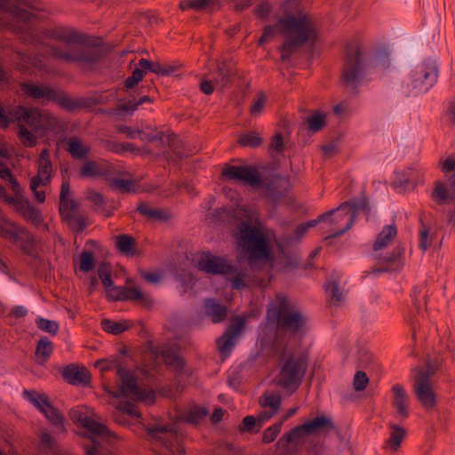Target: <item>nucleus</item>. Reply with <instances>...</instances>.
I'll return each mask as SVG.
<instances>
[{
    "label": "nucleus",
    "instance_id": "f257e3e1",
    "mask_svg": "<svg viewBox=\"0 0 455 455\" xmlns=\"http://www.w3.org/2000/svg\"><path fill=\"white\" fill-rule=\"evenodd\" d=\"M307 330L301 310L283 295H277L267 306L266 321L259 328L261 347L279 357L277 384L293 393L301 384L307 368V358L290 345L292 337Z\"/></svg>",
    "mask_w": 455,
    "mask_h": 455
},
{
    "label": "nucleus",
    "instance_id": "f03ea898",
    "mask_svg": "<svg viewBox=\"0 0 455 455\" xmlns=\"http://www.w3.org/2000/svg\"><path fill=\"white\" fill-rule=\"evenodd\" d=\"M235 215L240 218L235 233L237 243L243 249L250 267H271L272 255L267 239L254 213L243 206L235 210Z\"/></svg>",
    "mask_w": 455,
    "mask_h": 455
},
{
    "label": "nucleus",
    "instance_id": "7ed1b4c3",
    "mask_svg": "<svg viewBox=\"0 0 455 455\" xmlns=\"http://www.w3.org/2000/svg\"><path fill=\"white\" fill-rule=\"evenodd\" d=\"M14 120L28 124L31 129L28 131L23 124L20 125L19 137L25 147H34L37 137H44L48 132L57 133L60 129L58 118L47 111L18 106L12 108L7 115L0 106V126L5 128L10 121Z\"/></svg>",
    "mask_w": 455,
    "mask_h": 455
},
{
    "label": "nucleus",
    "instance_id": "20e7f679",
    "mask_svg": "<svg viewBox=\"0 0 455 455\" xmlns=\"http://www.w3.org/2000/svg\"><path fill=\"white\" fill-rule=\"evenodd\" d=\"M52 43L46 44L53 58L68 63L92 64L100 58V51L86 44L84 35L72 28L59 27L45 36Z\"/></svg>",
    "mask_w": 455,
    "mask_h": 455
},
{
    "label": "nucleus",
    "instance_id": "39448f33",
    "mask_svg": "<svg viewBox=\"0 0 455 455\" xmlns=\"http://www.w3.org/2000/svg\"><path fill=\"white\" fill-rule=\"evenodd\" d=\"M279 32L284 38L280 47L281 58L287 60L305 43L314 42L316 38L315 29L311 19L307 14L286 15L280 19L275 26H267L259 40V44L267 42Z\"/></svg>",
    "mask_w": 455,
    "mask_h": 455
},
{
    "label": "nucleus",
    "instance_id": "423d86ee",
    "mask_svg": "<svg viewBox=\"0 0 455 455\" xmlns=\"http://www.w3.org/2000/svg\"><path fill=\"white\" fill-rule=\"evenodd\" d=\"M388 65L389 57L386 51L367 58L359 45L349 44L346 50L343 82L347 87L355 89L365 78L369 67L386 68Z\"/></svg>",
    "mask_w": 455,
    "mask_h": 455
},
{
    "label": "nucleus",
    "instance_id": "0eeeda50",
    "mask_svg": "<svg viewBox=\"0 0 455 455\" xmlns=\"http://www.w3.org/2000/svg\"><path fill=\"white\" fill-rule=\"evenodd\" d=\"M96 366L103 372L111 370L116 371L117 376L116 391L111 390L105 385V390L113 397L124 396L131 398L134 401H142L146 403H152L155 401V393L148 387L140 386L134 374L130 371L114 362L101 360L97 362Z\"/></svg>",
    "mask_w": 455,
    "mask_h": 455
},
{
    "label": "nucleus",
    "instance_id": "6e6552de",
    "mask_svg": "<svg viewBox=\"0 0 455 455\" xmlns=\"http://www.w3.org/2000/svg\"><path fill=\"white\" fill-rule=\"evenodd\" d=\"M147 439L152 450L160 455H184L180 422L171 424L156 421L146 427Z\"/></svg>",
    "mask_w": 455,
    "mask_h": 455
},
{
    "label": "nucleus",
    "instance_id": "1a4fd4ad",
    "mask_svg": "<svg viewBox=\"0 0 455 455\" xmlns=\"http://www.w3.org/2000/svg\"><path fill=\"white\" fill-rule=\"evenodd\" d=\"M71 418L87 431L89 442L83 444L86 455H109L105 444H111L116 436L106 426L83 411H72Z\"/></svg>",
    "mask_w": 455,
    "mask_h": 455
},
{
    "label": "nucleus",
    "instance_id": "9d476101",
    "mask_svg": "<svg viewBox=\"0 0 455 455\" xmlns=\"http://www.w3.org/2000/svg\"><path fill=\"white\" fill-rule=\"evenodd\" d=\"M197 267L205 273L225 275L230 280L234 289L240 290L250 283L247 270L239 269L225 258L213 255L209 251H204L200 254Z\"/></svg>",
    "mask_w": 455,
    "mask_h": 455
},
{
    "label": "nucleus",
    "instance_id": "9b49d317",
    "mask_svg": "<svg viewBox=\"0 0 455 455\" xmlns=\"http://www.w3.org/2000/svg\"><path fill=\"white\" fill-rule=\"evenodd\" d=\"M437 77L436 62L433 60L423 61L415 66L403 80V92L407 96L427 92L436 83Z\"/></svg>",
    "mask_w": 455,
    "mask_h": 455
},
{
    "label": "nucleus",
    "instance_id": "f8f14e48",
    "mask_svg": "<svg viewBox=\"0 0 455 455\" xmlns=\"http://www.w3.org/2000/svg\"><path fill=\"white\" fill-rule=\"evenodd\" d=\"M361 212L366 213L369 212L365 198L346 202L337 209L320 215L318 220L319 223L324 221L331 225H340L341 228L332 234V236H339L353 226L357 214Z\"/></svg>",
    "mask_w": 455,
    "mask_h": 455
},
{
    "label": "nucleus",
    "instance_id": "ddd939ff",
    "mask_svg": "<svg viewBox=\"0 0 455 455\" xmlns=\"http://www.w3.org/2000/svg\"><path fill=\"white\" fill-rule=\"evenodd\" d=\"M435 368L427 363V369L419 370L414 377L413 391L418 401L427 409H433L436 404L435 385L431 377Z\"/></svg>",
    "mask_w": 455,
    "mask_h": 455
},
{
    "label": "nucleus",
    "instance_id": "4468645a",
    "mask_svg": "<svg viewBox=\"0 0 455 455\" xmlns=\"http://www.w3.org/2000/svg\"><path fill=\"white\" fill-rule=\"evenodd\" d=\"M397 231L395 225H387L383 228L382 231L378 235L376 241L373 243V257L375 259H383L387 266L374 268L373 273L379 274L392 270L391 265L396 263L400 258V251H395L391 253H387L382 257L380 251L388 246L393 239L396 236Z\"/></svg>",
    "mask_w": 455,
    "mask_h": 455
},
{
    "label": "nucleus",
    "instance_id": "2eb2a0df",
    "mask_svg": "<svg viewBox=\"0 0 455 455\" xmlns=\"http://www.w3.org/2000/svg\"><path fill=\"white\" fill-rule=\"evenodd\" d=\"M52 172V167L50 160V152L45 148L40 154L37 173L31 179L29 185L35 199L38 203H44L45 201V188L51 182Z\"/></svg>",
    "mask_w": 455,
    "mask_h": 455
},
{
    "label": "nucleus",
    "instance_id": "dca6fc26",
    "mask_svg": "<svg viewBox=\"0 0 455 455\" xmlns=\"http://www.w3.org/2000/svg\"><path fill=\"white\" fill-rule=\"evenodd\" d=\"M32 10L31 5L21 0H0V28L10 26L9 21L5 20L2 14L28 22L32 18L36 17Z\"/></svg>",
    "mask_w": 455,
    "mask_h": 455
},
{
    "label": "nucleus",
    "instance_id": "f3484780",
    "mask_svg": "<svg viewBox=\"0 0 455 455\" xmlns=\"http://www.w3.org/2000/svg\"><path fill=\"white\" fill-rule=\"evenodd\" d=\"M23 395L24 397L35 405L52 423L57 426H63V417L50 403L48 396L45 394L25 390Z\"/></svg>",
    "mask_w": 455,
    "mask_h": 455
},
{
    "label": "nucleus",
    "instance_id": "a211bd4d",
    "mask_svg": "<svg viewBox=\"0 0 455 455\" xmlns=\"http://www.w3.org/2000/svg\"><path fill=\"white\" fill-rule=\"evenodd\" d=\"M222 175L228 180L243 182L250 186H259L261 182L260 176L257 170L246 165H227Z\"/></svg>",
    "mask_w": 455,
    "mask_h": 455
},
{
    "label": "nucleus",
    "instance_id": "6ab92c4d",
    "mask_svg": "<svg viewBox=\"0 0 455 455\" xmlns=\"http://www.w3.org/2000/svg\"><path fill=\"white\" fill-rule=\"evenodd\" d=\"M282 403L281 395L273 392H265L259 398L261 411L258 415V421L265 422L279 411Z\"/></svg>",
    "mask_w": 455,
    "mask_h": 455
},
{
    "label": "nucleus",
    "instance_id": "aec40b11",
    "mask_svg": "<svg viewBox=\"0 0 455 455\" xmlns=\"http://www.w3.org/2000/svg\"><path fill=\"white\" fill-rule=\"evenodd\" d=\"M21 91L27 96L42 102L55 101L58 98L57 91L49 86L34 83L22 84Z\"/></svg>",
    "mask_w": 455,
    "mask_h": 455
},
{
    "label": "nucleus",
    "instance_id": "412c9836",
    "mask_svg": "<svg viewBox=\"0 0 455 455\" xmlns=\"http://www.w3.org/2000/svg\"><path fill=\"white\" fill-rule=\"evenodd\" d=\"M392 404L397 415L405 419L409 415L410 398L404 387L399 384L392 387Z\"/></svg>",
    "mask_w": 455,
    "mask_h": 455
},
{
    "label": "nucleus",
    "instance_id": "4be33fe9",
    "mask_svg": "<svg viewBox=\"0 0 455 455\" xmlns=\"http://www.w3.org/2000/svg\"><path fill=\"white\" fill-rule=\"evenodd\" d=\"M432 197L439 204L455 202V178L449 180L448 184L436 181Z\"/></svg>",
    "mask_w": 455,
    "mask_h": 455
},
{
    "label": "nucleus",
    "instance_id": "5701e85b",
    "mask_svg": "<svg viewBox=\"0 0 455 455\" xmlns=\"http://www.w3.org/2000/svg\"><path fill=\"white\" fill-rule=\"evenodd\" d=\"M83 177L108 176L112 172V166L105 160L86 161L80 169Z\"/></svg>",
    "mask_w": 455,
    "mask_h": 455
},
{
    "label": "nucleus",
    "instance_id": "b1692460",
    "mask_svg": "<svg viewBox=\"0 0 455 455\" xmlns=\"http://www.w3.org/2000/svg\"><path fill=\"white\" fill-rule=\"evenodd\" d=\"M406 431L396 424H389V436L383 444V449L389 454H395L404 440Z\"/></svg>",
    "mask_w": 455,
    "mask_h": 455
},
{
    "label": "nucleus",
    "instance_id": "393cba45",
    "mask_svg": "<svg viewBox=\"0 0 455 455\" xmlns=\"http://www.w3.org/2000/svg\"><path fill=\"white\" fill-rule=\"evenodd\" d=\"M114 413V420L119 425H127L129 423L128 417L139 419L140 412L136 405L130 402L121 401L116 406Z\"/></svg>",
    "mask_w": 455,
    "mask_h": 455
},
{
    "label": "nucleus",
    "instance_id": "a878e982",
    "mask_svg": "<svg viewBox=\"0 0 455 455\" xmlns=\"http://www.w3.org/2000/svg\"><path fill=\"white\" fill-rule=\"evenodd\" d=\"M62 219L76 232H82L87 227L85 216L77 212V206L60 211Z\"/></svg>",
    "mask_w": 455,
    "mask_h": 455
},
{
    "label": "nucleus",
    "instance_id": "bb28decb",
    "mask_svg": "<svg viewBox=\"0 0 455 455\" xmlns=\"http://www.w3.org/2000/svg\"><path fill=\"white\" fill-rule=\"evenodd\" d=\"M204 313L214 323L223 322L228 316V309L213 299H207L204 303Z\"/></svg>",
    "mask_w": 455,
    "mask_h": 455
},
{
    "label": "nucleus",
    "instance_id": "cd10ccee",
    "mask_svg": "<svg viewBox=\"0 0 455 455\" xmlns=\"http://www.w3.org/2000/svg\"><path fill=\"white\" fill-rule=\"evenodd\" d=\"M303 425L308 435L325 434L333 428L331 419L326 416H318Z\"/></svg>",
    "mask_w": 455,
    "mask_h": 455
},
{
    "label": "nucleus",
    "instance_id": "c85d7f7f",
    "mask_svg": "<svg viewBox=\"0 0 455 455\" xmlns=\"http://www.w3.org/2000/svg\"><path fill=\"white\" fill-rule=\"evenodd\" d=\"M62 376L72 385L87 384L90 380L86 368L75 365L67 366L62 371Z\"/></svg>",
    "mask_w": 455,
    "mask_h": 455
},
{
    "label": "nucleus",
    "instance_id": "c756f323",
    "mask_svg": "<svg viewBox=\"0 0 455 455\" xmlns=\"http://www.w3.org/2000/svg\"><path fill=\"white\" fill-rule=\"evenodd\" d=\"M341 275L339 272H334L325 283V290L332 304H339L344 299V292L339 288Z\"/></svg>",
    "mask_w": 455,
    "mask_h": 455
},
{
    "label": "nucleus",
    "instance_id": "7c9ffc66",
    "mask_svg": "<svg viewBox=\"0 0 455 455\" xmlns=\"http://www.w3.org/2000/svg\"><path fill=\"white\" fill-rule=\"evenodd\" d=\"M148 140L150 142H159L163 148H164L165 145H167V147L179 157H181L183 155L182 152L178 148L180 140L178 137L174 134H165L164 132H158L155 135L148 136Z\"/></svg>",
    "mask_w": 455,
    "mask_h": 455
},
{
    "label": "nucleus",
    "instance_id": "2f4dec72",
    "mask_svg": "<svg viewBox=\"0 0 455 455\" xmlns=\"http://www.w3.org/2000/svg\"><path fill=\"white\" fill-rule=\"evenodd\" d=\"M138 212L145 216L148 220L151 221H165L170 217L171 214L167 210L161 208H154L144 203H140L137 207Z\"/></svg>",
    "mask_w": 455,
    "mask_h": 455
},
{
    "label": "nucleus",
    "instance_id": "473e14b6",
    "mask_svg": "<svg viewBox=\"0 0 455 455\" xmlns=\"http://www.w3.org/2000/svg\"><path fill=\"white\" fill-rule=\"evenodd\" d=\"M308 436L304 428V425L298 426L292 428L290 432L283 435L278 441V443L282 446H288L291 443H299L305 437Z\"/></svg>",
    "mask_w": 455,
    "mask_h": 455
},
{
    "label": "nucleus",
    "instance_id": "72a5a7b5",
    "mask_svg": "<svg viewBox=\"0 0 455 455\" xmlns=\"http://www.w3.org/2000/svg\"><path fill=\"white\" fill-rule=\"evenodd\" d=\"M68 151L74 158L83 159L87 156L90 148L80 139L74 136L68 140Z\"/></svg>",
    "mask_w": 455,
    "mask_h": 455
},
{
    "label": "nucleus",
    "instance_id": "f704fd0d",
    "mask_svg": "<svg viewBox=\"0 0 455 455\" xmlns=\"http://www.w3.org/2000/svg\"><path fill=\"white\" fill-rule=\"evenodd\" d=\"M20 229V227L17 226L4 216L0 215V234L4 239L14 243Z\"/></svg>",
    "mask_w": 455,
    "mask_h": 455
},
{
    "label": "nucleus",
    "instance_id": "c9c22d12",
    "mask_svg": "<svg viewBox=\"0 0 455 455\" xmlns=\"http://www.w3.org/2000/svg\"><path fill=\"white\" fill-rule=\"evenodd\" d=\"M124 300H132L139 303L144 307H148L151 304V299L148 294L142 292L138 287L127 286L124 287Z\"/></svg>",
    "mask_w": 455,
    "mask_h": 455
},
{
    "label": "nucleus",
    "instance_id": "e433bc0d",
    "mask_svg": "<svg viewBox=\"0 0 455 455\" xmlns=\"http://www.w3.org/2000/svg\"><path fill=\"white\" fill-rule=\"evenodd\" d=\"M19 59L17 67L23 72H29L33 68L42 69L44 67L40 59L26 53H19Z\"/></svg>",
    "mask_w": 455,
    "mask_h": 455
},
{
    "label": "nucleus",
    "instance_id": "4c0bfd02",
    "mask_svg": "<svg viewBox=\"0 0 455 455\" xmlns=\"http://www.w3.org/2000/svg\"><path fill=\"white\" fill-rule=\"evenodd\" d=\"M237 339H238L237 337L226 331L217 340V345H218L220 353L224 356H228L229 355V353L231 352V350L235 346Z\"/></svg>",
    "mask_w": 455,
    "mask_h": 455
},
{
    "label": "nucleus",
    "instance_id": "58836bf2",
    "mask_svg": "<svg viewBox=\"0 0 455 455\" xmlns=\"http://www.w3.org/2000/svg\"><path fill=\"white\" fill-rule=\"evenodd\" d=\"M208 414V411L201 406H192L184 414L183 420L191 424H199Z\"/></svg>",
    "mask_w": 455,
    "mask_h": 455
},
{
    "label": "nucleus",
    "instance_id": "ea45409f",
    "mask_svg": "<svg viewBox=\"0 0 455 455\" xmlns=\"http://www.w3.org/2000/svg\"><path fill=\"white\" fill-rule=\"evenodd\" d=\"M53 351V344L47 339L42 338L37 342L36 355L40 363L48 360Z\"/></svg>",
    "mask_w": 455,
    "mask_h": 455
},
{
    "label": "nucleus",
    "instance_id": "a19ab883",
    "mask_svg": "<svg viewBox=\"0 0 455 455\" xmlns=\"http://www.w3.org/2000/svg\"><path fill=\"white\" fill-rule=\"evenodd\" d=\"M414 175L415 172L411 168L395 172L394 186L401 188L414 186Z\"/></svg>",
    "mask_w": 455,
    "mask_h": 455
},
{
    "label": "nucleus",
    "instance_id": "79ce46f5",
    "mask_svg": "<svg viewBox=\"0 0 455 455\" xmlns=\"http://www.w3.org/2000/svg\"><path fill=\"white\" fill-rule=\"evenodd\" d=\"M213 4V0H183L180 2V8L182 11L195 10L204 11Z\"/></svg>",
    "mask_w": 455,
    "mask_h": 455
},
{
    "label": "nucleus",
    "instance_id": "37998d69",
    "mask_svg": "<svg viewBox=\"0 0 455 455\" xmlns=\"http://www.w3.org/2000/svg\"><path fill=\"white\" fill-rule=\"evenodd\" d=\"M435 233L431 228L422 227L419 234V245L422 251H427L433 245Z\"/></svg>",
    "mask_w": 455,
    "mask_h": 455
},
{
    "label": "nucleus",
    "instance_id": "c03bdc74",
    "mask_svg": "<svg viewBox=\"0 0 455 455\" xmlns=\"http://www.w3.org/2000/svg\"><path fill=\"white\" fill-rule=\"evenodd\" d=\"M70 187L68 182L63 181L60 196V211L68 209V207L78 206L77 204L69 198Z\"/></svg>",
    "mask_w": 455,
    "mask_h": 455
},
{
    "label": "nucleus",
    "instance_id": "a18cd8bd",
    "mask_svg": "<svg viewBox=\"0 0 455 455\" xmlns=\"http://www.w3.org/2000/svg\"><path fill=\"white\" fill-rule=\"evenodd\" d=\"M35 243V238L27 229L20 228L13 243H20L24 251L28 250Z\"/></svg>",
    "mask_w": 455,
    "mask_h": 455
},
{
    "label": "nucleus",
    "instance_id": "49530a36",
    "mask_svg": "<svg viewBox=\"0 0 455 455\" xmlns=\"http://www.w3.org/2000/svg\"><path fill=\"white\" fill-rule=\"evenodd\" d=\"M101 328L103 331L117 335L127 329L125 323L115 322L108 319L101 321Z\"/></svg>",
    "mask_w": 455,
    "mask_h": 455
},
{
    "label": "nucleus",
    "instance_id": "de8ad7c7",
    "mask_svg": "<svg viewBox=\"0 0 455 455\" xmlns=\"http://www.w3.org/2000/svg\"><path fill=\"white\" fill-rule=\"evenodd\" d=\"M308 129L313 132L320 131L325 124V115L316 111L307 118Z\"/></svg>",
    "mask_w": 455,
    "mask_h": 455
},
{
    "label": "nucleus",
    "instance_id": "09e8293b",
    "mask_svg": "<svg viewBox=\"0 0 455 455\" xmlns=\"http://www.w3.org/2000/svg\"><path fill=\"white\" fill-rule=\"evenodd\" d=\"M22 28L24 30L23 39L30 44H44L43 42V36L40 32L32 26L28 24L24 25Z\"/></svg>",
    "mask_w": 455,
    "mask_h": 455
},
{
    "label": "nucleus",
    "instance_id": "8fccbe9b",
    "mask_svg": "<svg viewBox=\"0 0 455 455\" xmlns=\"http://www.w3.org/2000/svg\"><path fill=\"white\" fill-rule=\"evenodd\" d=\"M238 142L243 147L257 148L261 145L262 139L257 132H251L242 135Z\"/></svg>",
    "mask_w": 455,
    "mask_h": 455
},
{
    "label": "nucleus",
    "instance_id": "3c124183",
    "mask_svg": "<svg viewBox=\"0 0 455 455\" xmlns=\"http://www.w3.org/2000/svg\"><path fill=\"white\" fill-rule=\"evenodd\" d=\"M319 223L318 218L313 220H310L307 223L299 225L294 233L289 238L290 242H298L299 241L303 235L307 232V230L313 227H315Z\"/></svg>",
    "mask_w": 455,
    "mask_h": 455
},
{
    "label": "nucleus",
    "instance_id": "603ef678",
    "mask_svg": "<svg viewBox=\"0 0 455 455\" xmlns=\"http://www.w3.org/2000/svg\"><path fill=\"white\" fill-rule=\"evenodd\" d=\"M229 72L227 67L222 64L219 65L217 68V74L213 76L211 80L213 81L215 86L225 87L228 83Z\"/></svg>",
    "mask_w": 455,
    "mask_h": 455
},
{
    "label": "nucleus",
    "instance_id": "864d4df0",
    "mask_svg": "<svg viewBox=\"0 0 455 455\" xmlns=\"http://www.w3.org/2000/svg\"><path fill=\"white\" fill-rule=\"evenodd\" d=\"M0 178L10 183L12 190L17 195L20 187L18 181L13 178L10 169L3 163H0Z\"/></svg>",
    "mask_w": 455,
    "mask_h": 455
},
{
    "label": "nucleus",
    "instance_id": "5fc2aeb1",
    "mask_svg": "<svg viewBox=\"0 0 455 455\" xmlns=\"http://www.w3.org/2000/svg\"><path fill=\"white\" fill-rule=\"evenodd\" d=\"M7 203L12 205L15 211L21 216L24 215L28 206L31 204L28 199L19 196H16L15 197L11 196L10 198H7Z\"/></svg>",
    "mask_w": 455,
    "mask_h": 455
},
{
    "label": "nucleus",
    "instance_id": "6e6d98bb",
    "mask_svg": "<svg viewBox=\"0 0 455 455\" xmlns=\"http://www.w3.org/2000/svg\"><path fill=\"white\" fill-rule=\"evenodd\" d=\"M36 324L41 331L52 335H55L59 330V324L56 322L43 317H37Z\"/></svg>",
    "mask_w": 455,
    "mask_h": 455
},
{
    "label": "nucleus",
    "instance_id": "4d7b16f0",
    "mask_svg": "<svg viewBox=\"0 0 455 455\" xmlns=\"http://www.w3.org/2000/svg\"><path fill=\"white\" fill-rule=\"evenodd\" d=\"M134 240L126 235H121L116 237V245L120 251L130 254L134 247Z\"/></svg>",
    "mask_w": 455,
    "mask_h": 455
},
{
    "label": "nucleus",
    "instance_id": "13d9d810",
    "mask_svg": "<svg viewBox=\"0 0 455 455\" xmlns=\"http://www.w3.org/2000/svg\"><path fill=\"white\" fill-rule=\"evenodd\" d=\"M140 66L157 75L171 74V70H167V68H165L158 62H150L145 59L140 60Z\"/></svg>",
    "mask_w": 455,
    "mask_h": 455
},
{
    "label": "nucleus",
    "instance_id": "bf43d9fd",
    "mask_svg": "<svg viewBox=\"0 0 455 455\" xmlns=\"http://www.w3.org/2000/svg\"><path fill=\"white\" fill-rule=\"evenodd\" d=\"M245 327V318L242 316L233 317L231 320V323L227 332L235 335V337H239L240 333Z\"/></svg>",
    "mask_w": 455,
    "mask_h": 455
},
{
    "label": "nucleus",
    "instance_id": "052dcab7",
    "mask_svg": "<svg viewBox=\"0 0 455 455\" xmlns=\"http://www.w3.org/2000/svg\"><path fill=\"white\" fill-rule=\"evenodd\" d=\"M281 428H282V421L277 422V423L272 425L271 427H267L263 433V436H262L263 442L265 443H269L273 442L276 438L278 434L280 433Z\"/></svg>",
    "mask_w": 455,
    "mask_h": 455
},
{
    "label": "nucleus",
    "instance_id": "680f3d73",
    "mask_svg": "<svg viewBox=\"0 0 455 455\" xmlns=\"http://www.w3.org/2000/svg\"><path fill=\"white\" fill-rule=\"evenodd\" d=\"M98 275L101 280L102 284L107 290L112 287L113 282L110 276V269L108 265L105 263L102 264L98 269Z\"/></svg>",
    "mask_w": 455,
    "mask_h": 455
},
{
    "label": "nucleus",
    "instance_id": "e2e57ef3",
    "mask_svg": "<svg viewBox=\"0 0 455 455\" xmlns=\"http://www.w3.org/2000/svg\"><path fill=\"white\" fill-rule=\"evenodd\" d=\"M164 357L167 364L173 367L176 371H182L185 367V363L183 359L177 355H171L169 352L165 351L164 353Z\"/></svg>",
    "mask_w": 455,
    "mask_h": 455
},
{
    "label": "nucleus",
    "instance_id": "0e129e2a",
    "mask_svg": "<svg viewBox=\"0 0 455 455\" xmlns=\"http://www.w3.org/2000/svg\"><path fill=\"white\" fill-rule=\"evenodd\" d=\"M94 267V259L90 251H84L80 256V269L84 272L91 271Z\"/></svg>",
    "mask_w": 455,
    "mask_h": 455
},
{
    "label": "nucleus",
    "instance_id": "69168bd1",
    "mask_svg": "<svg viewBox=\"0 0 455 455\" xmlns=\"http://www.w3.org/2000/svg\"><path fill=\"white\" fill-rule=\"evenodd\" d=\"M112 185L115 188L119 189L122 192H131L134 190V182L127 179H115L112 181Z\"/></svg>",
    "mask_w": 455,
    "mask_h": 455
},
{
    "label": "nucleus",
    "instance_id": "338daca9",
    "mask_svg": "<svg viewBox=\"0 0 455 455\" xmlns=\"http://www.w3.org/2000/svg\"><path fill=\"white\" fill-rule=\"evenodd\" d=\"M23 217L35 225H39L42 222L41 213L32 204H30L24 213Z\"/></svg>",
    "mask_w": 455,
    "mask_h": 455
},
{
    "label": "nucleus",
    "instance_id": "774afa93",
    "mask_svg": "<svg viewBox=\"0 0 455 455\" xmlns=\"http://www.w3.org/2000/svg\"><path fill=\"white\" fill-rule=\"evenodd\" d=\"M369 382V379L367 375L363 371H357L354 378V387L357 391H362L365 389L367 384Z\"/></svg>",
    "mask_w": 455,
    "mask_h": 455
}]
</instances>
